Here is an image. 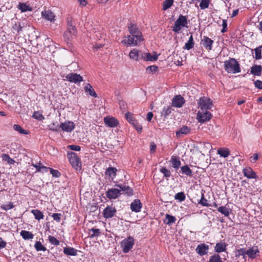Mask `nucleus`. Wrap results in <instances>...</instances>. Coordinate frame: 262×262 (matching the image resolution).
<instances>
[{"mask_svg":"<svg viewBox=\"0 0 262 262\" xmlns=\"http://www.w3.org/2000/svg\"><path fill=\"white\" fill-rule=\"evenodd\" d=\"M18 8L21 11V12H26L27 11H31L29 6L25 3H20L18 5Z\"/></svg>","mask_w":262,"mask_h":262,"instance_id":"obj_47","label":"nucleus"},{"mask_svg":"<svg viewBox=\"0 0 262 262\" xmlns=\"http://www.w3.org/2000/svg\"><path fill=\"white\" fill-rule=\"evenodd\" d=\"M181 169L183 174H185L189 177H192L193 176L191 169H190V168L187 165H185L181 167Z\"/></svg>","mask_w":262,"mask_h":262,"instance_id":"obj_37","label":"nucleus"},{"mask_svg":"<svg viewBox=\"0 0 262 262\" xmlns=\"http://www.w3.org/2000/svg\"><path fill=\"white\" fill-rule=\"evenodd\" d=\"M52 216L55 221L59 222L61 219V214L60 213H53Z\"/></svg>","mask_w":262,"mask_h":262,"instance_id":"obj_62","label":"nucleus"},{"mask_svg":"<svg viewBox=\"0 0 262 262\" xmlns=\"http://www.w3.org/2000/svg\"><path fill=\"white\" fill-rule=\"evenodd\" d=\"M160 172H162L164 174V176L166 178H168L170 176V170L167 169L165 167H163L160 169Z\"/></svg>","mask_w":262,"mask_h":262,"instance_id":"obj_54","label":"nucleus"},{"mask_svg":"<svg viewBox=\"0 0 262 262\" xmlns=\"http://www.w3.org/2000/svg\"><path fill=\"white\" fill-rule=\"evenodd\" d=\"M176 221V218L170 214H166L165 215V219L164 220V223L168 225H171L174 223Z\"/></svg>","mask_w":262,"mask_h":262,"instance_id":"obj_30","label":"nucleus"},{"mask_svg":"<svg viewBox=\"0 0 262 262\" xmlns=\"http://www.w3.org/2000/svg\"><path fill=\"white\" fill-rule=\"evenodd\" d=\"M212 117L211 114L208 110H200L197 114V119L201 123L209 121Z\"/></svg>","mask_w":262,"mask_h":262,"instance_id":"obj_7","label":"nucleus"},{"mask_svg":"<svg viewBox=\"0 0 262 262\" xmlns=\"http://www.w3.org/2000/svg\"><path fill=\"white\" fill-rule=\"evenodd\" d=\"M60 127L63 131L70 133L74 130L75 124L72 121H66L61 123Z\"/></svg>","mask_w":262,"mask_h":262,"instance_id":"obj_12","label":"nucleus"},{"mask_svg":"<svg viewBox=\"0 0 262 262\" xmlns=\"http://www.w3.org/2000/svg\"><path fill=\"white\" fill-rule=\"evenodd\" d=\"M185 195L183 192L177 193L174 195V199L179 200L180 202H182L185 200Z\"/></svg>","mask_w":262,"mask_h":262,"instance_id":"obj_46","label":"nucleus"},{"mask_svg":"<svg viewBox=\"0 0 262 262\" xmlns=\"http://www.w3.org/2000/svg\"><path fill=\"white\" fill-rule=\"evenodd\" d=\"M185 100L181 95H177L172 100V105L176 107H181L184 104Z\"/></svg>","mask_w":262,"mask_h":262,"instance_id":"obj_13","label":"nucleus"},{"mask_svg":"<svg viewBox=\"0 0 262 262\" xmlns=\"http://www.w3.org/2000/svg\"><path fill=\"white\" fill-rule=\"evenodd\" d=\"M209 3L210 0H202L200 4V7L201 9H205L208 8Z\"/></svg>","mask_w":262,"mask_h":262,"instance_id":"obj_50","label":"nucleus"},{"mask_svg":"<svg viewBox=\"0 0 262 262\" xmlns=\"http://www.w3.org/2000/svg\"><path fill=\"white\" fill-rule=\"evenodd\" d=\"M199 204L203 206L208 207L210 206V205L208 203V201L204 198V195L203 193H202L201 199L199 202Z\"/></svg>","mask_w":262,"mask_h":262,"instance_id":"obj_52","label":"nucleus"},{"mask_svg":"<svg viewBox=\"0 0 262 262\" xmlns=\"http://www.w3.org/2000/svg\"><path fill=\"white\" fill-rule=\"evenodd\" d=\"M117 171V170L116 168L110 167L107 169L105 173L107 176H108L110 178L113 179L116 176Z\"/></svg>","mask_w":262,"mask_h":262,"instance_id":"obj_32","label":"nucleus"},{"mask_svg":"<svg viewBox=\"0 0 262 262\" xmlns=\"http://www.w3.org/2000/svg\"><path fill=\"white\" fill-rule=\"evenodd\" d=\"M201 43L206 50H211L212 48L213 40L209 38L208 37L204 36L203 38L201 40Z\"/></svg>","mask_w":262,"mask_h":262,"instance_id":"obj_15","label":"nucleus"},{"mask_svg":"<svg viewBox=\"0 0 262 262\" xmlns=\"http://www.w3.org/2000/svg\"><path fill=\"white\" fill-rule=\"evenodd\" d=\"M104 121L106 125L111 127H114L119 123L118 120L114 117H105Z\"/></svg>","mask_w":262,"mask_h":262,"instance_id":"obj_19","label":"nucleus"},{"mask_svg":"<svg viewBox=\"0 0 262 262\" xmlns=\"http://www.w3.org/2000/svg\"><path fill=\"white\" fill-rule=\"evenodd\" d=\"M243 172L244 176L248 179H254L257 177L256 173L250 167L244 168Z\"/></svg>","mask_w":262,"mask_h":262,"instance_id":"obj_18","label":"nucleus"},{"mask_svg":"<svg viewBox=\"0 0 262 262\" xmlns=\"http://www.w3.org/2000/svg\"><path fill=\"white\" fill-rule=\"evenodd\" d=\"M14 207V205L12 202H10L8 204H3L1 208L4 210H8Z\"/></svg>","mask_w":262,"mask_h":262,"instance_id":"obj_56","label":"nucleus"},{"mask_svg":"<svg viewBox=\"0 0 262 262\" xmlns=\"http://www.w3.org/2000/svg\"><path fill=\"white\" fill-rule=\"evenodd\" d=\"M261 46H259L254 49L256 59H259L261 58Z\"/></svg>","mask_w":262,"mask_h":262,"instance_id":"obj_48","label":"nucleus"},{"mask_svg":"<svg viewBox=\"0 0 262 262\" xmlns=\"http://www.w3.org/2000/svg\"><path fill=\"white\" fill-rule=\"evenodd\" d=\"M13 127L15 130L21 134L27 135L28 134V132L22 128L19 125L14 124Z\"/></svg>","mask_w":262,"mask_h":262,"instance_id":"obj_42","label":"nucleus"},{"mask_svg":"<svg viewBox=\"0 0 262 262\" xmlns=\"http://www.w3.org/2000/svg\"><path fill=\"white\" fill-rule=\"evenodd\" d=\"M63 251L67 255L76 256L77 254V250L72 247H65Z\"/></svg>","mask_w":262,"mask_h":262,"instance_id":"obj_28","label":"nucleus"},{"mask_svg":"<svg viewBox=\"0 0 262 262\" xmlns=\"http://www.w3.org/2000/svg\"><path fill=\"white\" fill-rule=\"evenodd\" d=\"M2 158L3 161L7 162L9 164H13L15 163V161L6 154H2Z\"/></svg>","mask_w":262,"mask_h":262,"instance_id":"obj_39","label":"nucleus"},{"mask_svg":"<svg viewBox=\"0 0 262 262\" xmlns=\"http://www.w3.org/2000/svg\"><path fill=\"white\" fill-rule=\"evenodd\" d=\"M259 253V251L257 246L253 247L247 251V254L248 257L251 259L256 257L257 254Z\"/></svg>","mask_w":262,"mask_h":262,"instance_id":"obj_20","label":"nucleus"},{"mask_svg":"<svg viewBox=\"0 0 262 262\" xmlns=\"http://www.w3.org/2000/svg\"><path fill=\"white\" fill-rule=\"evenodd\" d=\"M32 165L36 168V170L37 171H40L41 169H44L45 171H47V170L48 169V168L47 167H45L44 166H41V163H40L38 164V165L32 164Z\"/></svg>","mask_w":262,"mask_h":262,"instance_id":"obj_57","label":"nucleus"},{"mask_svg":"<svg viewBox=\"0 0 262 262\" xmlns=\"http://www.w3.org/2000/svg\"><path fill=\"white\" fill-rule=\"evenodd\" d=\"M31 212L34 215L35 219L37 220H40L43 219L44 215L42 212L38 209H33L31 211Z\"/></svg>","mask_w":262,"mask_h":262,"instance_id":"obj_33","label":"nucleus"},{"mask_svg":"<svg viewBox=\"0 0 262 262\" xmlns=\"http://www.w3.org/2000/svg\"><path fill=\"white\" fill-rule=\"evenodd\" d=\"M67 156L72 167L76 170L80 169L81 162L80 161V159L77 154L72 151L71 152H69Z\"/></svg>","mask_w":262,"mask_h":262,"instance_id":"obj_4","label":"nucleus"},{"mask_svg":"<svg viewBox=\"0 0 262 262\" xmlns=\"http://www.w3.org/2000/svg\"><path fill=\"white\" fill-rule=\"evenodd\" d=\"M67 79L73 83H78L83 80V78L79 74L74 73H70L66 76Z\"/></svg>","mask_w":262,"mask_h":262,"instance_id":"obj_9","label":"nucleus"},{"mask_svg":"<svg viewBox=\"0 0 262 262\" xmlns=\"http://www.w3.org/2000/svg\"><path fill=\"white\" fill-rule=\"evenodd\" d=\"M34 247H35V249L36 250V251H45L47 250V248L43 245H42L41 244V243L39 241L36 242L35 245H34Z\"/></svg>","mask_w":262,"mask_h":262,"instance_id":"obj_41","label":"nucleus"},{"mask_svg":"<svg viewBox=\"0 0 262 262\" xmlns=\"http://www.w3.org/2000/svg\"><path fill=\"white\" fill-rule=\"evenodd\" d=\"M190 132V128L186 126H183L181 129L176 132V135L180 137L181 135H187Z\"/></svg>","mask_w":262,"mask_h":262,"instance_id":"obj_31","label":"nucleus"},{"mask_svg":"<svg viewBox=\"0 0 262 262\" xmlns=\"http://www.w3.org/2000/svg\"><path fill=\"white\" fill-rule=\"evenodd\" d=\"M209 246L204 243L200 244L195 249L196 252L200 256H203L208 253Z\"/></svg>","mask_w":262,"mask_h":262,"instance_id":"obj_10","label":"nucleus"},{"mask_svg":"<svg viewBox=\"0 0 262 262\" xmlns=\"http://www.w3.org/2000/svg\"><path fill=\"white\" fill-rule=\"evenodd\" d=\"M116 186L119 187L120 191L126 194L127 195H132L133 194V189L128 186L122 185H116Z\"/></svg>","mask_w":262,"mask_h":262,"instance_id":"obj_22","label":"nucleus"},{"mask_svg":"<svg viewBox=\"0 0 262 262\" xmlns=\"http://www.w3.org/2000/svg\"><path fill=\"white\" fill-rule=\"evenodd\" d=\"M50 169L51 173L52 174L53 177L58 178L60 176V173L57 170H55L51 168H49Z\"/></svg>","mask_w":262,"mask_h":262,"instance_id":"obj_58","label":"nucleus"},{"mask_svg":"<svg viewBox=\"0 0 262 262\" xmlns=\"http://www.w3.org/2000/svg\"><path fill=\"white\" fill-rule=\"evenodd\" d=\"M143 40V38L136 37L130 35L124 37L121 42L126 46H135L137 45L138 41L140 42Z\"/></svg>","mask_w":262,"mask_h":262,"instance_id":"obj_6","label":"nucleus"},{"mask_svg":"<svg viewBox=\"0 0 262 262\" xmlns=\"http://www.w3.org/2000/svg\"><path fill=\"white\" fill-rule=\"evenodd\" d=\"M20 234L25 240L32 239L34 237V235L31 232L26 230H21Z\"/></svg>","mask_w":262,"mask_h":262,"instance_id":"obj_34","label":"nucleus"},{"mask_svg":"<svg viewBox=\"0 0 262 262\" xmlns=\"http://www.w3.org/2000/svg\"><path fill=\"white\" fill-rule=\"evenodd\" d=\"M68 148L71 150L74 151H79L80 150V147L78 145H70L68 146Z\"/></svg>","mask_w":262,"mask_h":262,"instance_id":"obj_61","label":"nucleus"},{"mask_svg":"<svg viewBox=\"0 0 262 262\" xmlns=\"http://www.w3.org/2000/svg\"><path fill=\"white\" fill-rule=\"evenodd\" d=\"M209 262H223L221 257L218 254H214L211 256L209 259Z\"/></svg>","mask_w":262,"mask_h":262,"instance_id":"obj_43","label":"nucleus"},{"mask_svg":"<svg viewBox=\"0 0 262 262\" xmlns=\"http://www.w3.org/2000/svg\"><path fill=\"white\" fill-rule=\"evenodd\" d=\"M141 51L136 50L133 49L132 50L129 54V56L131 59H133L135 60H138L140 58H141V54H142Z\"/></svg>","mask_w":262,"mask_h":262,"instance_id":"obj_24","label":"nucleus"},{"mask_svg":"<svg viewBox=\"0 0 262 262\" xmlns=\"http://www.w3.org/2000/svg\"><path fill=\"white\" fill-rule=\"evenodd\" d=\"M255 86L259 89H262V81L257 80L254 82Z\"/></svg>","mask_w":262,"mask_h":262,"instance_id":"obj_64","label":"nucleus"},{"mask_svg":"<svg viewBox=\"0 0 262 262\" xmlns=\"http://www.w3.org/2000/svg\"><path fill=\"white\" fill-rule=\"evenodd\" d=\"M121 194L120 191L116 188L109 189L106 192V196L110 199H115Z\"/></svg>","mask_w":262,"mask_h":262,"instance_id":"obj_14","label":"nucleus"},{"mask_svg":"<svg viewBox=\"0 0 262 262\" xmlns=\"http://www.w3.org/2000/svg\"><path fill=\"white\" fill-rule=\"evenodd\" d=\"M218 211L226 216H228L230 214L229 209L225 206H221L218 208Z\"/></svg>","mask_w":262,"mask_h":262,"instance_id":"obj_40","label":"nucleus"},{"mask_svg":"<svg viewBox=\"0 0 262 262\" xmlns=\"http://www.w3.org/2000/svg\"><path fill=\"white\" fill-rule=\"evenodd\" d=\"M26 28H27V26H25L24 24H21L20 22L15 23L12 27L13 30L16 32L17 34H19Z\"/></svg>","mask_w":262,"mask_h":262,"instance_id":"obj_25","label":"nucleus"},{"mask_svg":"<svg viewBox=\"0 0 262 262\" xmlns=\"http://www.w3.org/2000/svg\"><path fill=\"white\" fill-rule=\"evenodd\" d=\"M188 20L185 16L180 15L174 22V26L172 27V30L174 32L179 33L182 27H187Z\"/></svg>","mask_w":262,"mask_h":262,"instance_id":"obj_2","label":"nucleus"},{"mask_svg":"<svg viewBox=\"0 0 262 262\" xmlns=\"http://www.w3.org/2000/svg\"><path fill=\"white\" fill-rule=\"evenodd\" d=\"M75 35L71 34L69 31H66L64 32L63 34V37L64 38V40L68 42L69 41H71L73 39V37L75 36Z\"/></svg>","mask_w":262,"mask_h":262,"instance_id":"obj_45","label":"nucleus"},{"mask_svg":"<svg viewBox=\"0 0 262 262\" xmlns=\"http://www.w3.org/2000/svg\"><path fill=\"white\" fill-rule=\"evenodd\" d=\"M41 15L45 19L50 21L51 22L54 20L55 15L50 10H46L41 12Z\"/></svg>","mask_w":262,"mask_h":262,"instance_id":"obj_21","label":"nucleus"},{"mask_svg":"<svg viewBox=\"0 0 262 262\" xmlns=\"http://www.w3.org/2000/svg\"><path fill=\"white\" fill-rule=\"evenodd\" d=\"M212 105V101L211 99L206 97H201L198 101V106L200 110H210Z\"/></svg>","mask_w":262,"mask_h":262,"instance_id":"obj_5","label":"nucleus"},{"mask_svg":"<svg viewBox=\"0 0 262 262\" xmlns=\"http://www.w3.org/2000/svg\"><path fill=\"white\" fill-rule=\"evenodd\" d=\"M32 117L40 121L44 119L43 115L37 111L33 113Z\"/></svg>","mask_w":262,"mask_h":262,"instance_id":"obj_55","label":"nucleus"},{"mask_svg":"<svg viewBox=\"0 0 262 262\" xmlns=\"http://www.w3.org/2000/svg\"><path fill=\"white\" fill-rule=\"evenodd\" d=\"M194 45V42L193 41V38L192 35H191L188 41L185 43V47L183 48L184 49H186L187 50H189L193 48Z\"/></svg>","mask_w":262,"mask_h":262,"instance_id":"obj_35","label":"nucleus"},{"mask_svg":"<svg viewBox=\"0 0 262 262\" xmlns=\"http://www.w3.org/2000/svg\"><path fill=\"white\" fill-rule=\"evenodd\" d=\"M128 29L131 35L136 37L143 38L142 32L139 30L137 25L133 22L130 21L128 24Z\"/></svg>","mask_w":262,"mask_h":262,"instance_id":"obj_8","label":"nucleus"},{"mask_svg":"<svg viewBox=\"0 0 262 262\" xmlns=\"http://www.w3.org/2000/svg\"><path fill=\"white\" fill-rule=\"evenodd\" d=\"M141 58L146 61H156L158 59V55L155 52L153 55L149 53H143L141 54Z\"/></svg>","mask_w":262,"mask_h":262,"instance_id":"obj_16","label":"nucleus"},{"mask_svg":"<svg viewBox=\"0 0 262 262\" xmlns=\"http://www.w3.org/2000/svg\"><path fill=\"white\" fill-rule=\"evenodd\" d=\"M90 232H92L93 233L91 234L90 235V237L91 238H93L94 237H97L100 234V230L99 229H96V228H92L90 230Z\"/></svg>","mask_w":262,"mask_h":262,"instance_id":"obj_49","label":"nucleus"},{"mask_svg":"<svg viewBox=\"0 0 262 262\" xmlns=\"http://www.w3.org/2000/svg\"><path fill=\"white\" fill-rule=\"evenodd\" d=\"M85 92L88 93L89 95L94 97H97V95L94 91L93 87L90 83H86L84 88Z\"/></svg>","mask_w":262,"mask_h":262,"instance_id":"obj_29","label":"nucleus"},{"mask_svg":"<svg viewBox=\"0 0 262 262\" xmlns=\"http://www.w3.org/2000/svg\"><path fill=\"white\" fill-rule=\"evenodd\" d=\"M116 212V209L115 207L108 206L103 211V215L105 218L108 219L114 216Z\"/></svg>","mask_w":262,"mask_h":262,"instance_id":"obj_11","label":"nucleus"},{"mask_svg":"<svg viewBox=\"0 0 262 262\" xmlns=\"http://www.w3.org/2000/svg\"><path fill=\"white\" fill-rule=\"evenodd\" d=\"M172 108L170 106H164L161 112V116L165 119L171 113Z\"/></svg>","mask_w":262,"mask_h":262,"instance_id":"obj_36","label":"nucleus"},{"mask_svg":"<svg viewBox=\"0 0 262 262\" xmlns=\"http://www.w3.org/2000/svg\"><path fill=\"white\" fill-rule=\"evenodd\" d=\"M227 245L225 243L220 242L216 244L214 250L217 253H221L224 252L226 250Z\"/></svg>","mask_w":262,"mask_h":262,"instance_id":"obj_27","label":"nucleus"},{"mask_svg":"<svg viewBox=\"0 0 262 262\" xmlns=\"http://www.w3.org/2000/svg\"><path fill=\"white\" fill-rule=\"evenodd\" d=\"M247 251L244 248H241L239 249H238L237 251V256H239L240 255H243L244 256L245 254H247Z\"/></svg>","mask_w":262,"mask_h":262,"instance_id":"obj_59","label":"nucleus"},{"mask_svg":"<svg viewBox=\"0 0 262 262\" xmlns=\"http://www.w3.org/2000/svg\"><path fill=\"white\" fill-rule=\"evenodd\" d=\"M261 71L262 68L260 65H254L251 68V73L256 76H260Z\"/></svg>","mask_w":262,"mask_h":262,"instance_id":"obj_26","label":"nucleus"},{"mask_svg":"<svg viewBox=\"0 0 262 262\" xmlns=\"http://www.w3.org/2000/svg\"><path fill=\"white\" fill-rule=\"evenodd\" d=\"M142 205L140 201L138 199L135 200L130 204V209L132 211L135 212H140Z\"/></svg>","mask_w":262,"mask_h":262,"instance_id":"obj_17","label":"nucleus"},{"mask_svg":"<svg viewBox=\"0 0 262 262\" xmlns=\"http://www.w3.org/2000/svg\"><path fill=\"white\" fill-rule=\"evenodd\" d=\"M224 69L229 73H236L241 72L239 64L234 58H230L224 62Z\"/></svg>","mask_w":262,"mask_h":262,"instance_id":"obj_1","label":"nucleus"},{"mask_svg":"<svg viewBox=\"0 0 262 262\" xmlns=\"http://www.w3.org/2000/svg\"><path fill=\"white\" fill-rule=\"evenodd\" d=\"M49 241L51 244L54 246H58L60 243L59 241L56 238L51 235L49 236Z\"/></svg>","mask_w":262,"mask_h":262,"instance_id":"obj_53","label":"nucleus"},{"mask_svg":"<svg viewBox=\"0 0 262 262\" xmlns=\"http://www.w3.org/2000/svg\"><path fill=\"white\" fill-rule=\"evenodd\" d=\"M173 0H165L163 3V9L166 10L169 9L173 4Z\"/></svg>","mask_w":262,"mask_h":262,"instance_id":"obj_44","label":"nucleus"},{"mask_svg":"<svg viewBox=\"0 0 262 262\" xmlns=\"http://www.w3.org/2000/svg\"><path fill=\"white\" fill-rule=\"evenodd\" d=\"M135 241L133 237L129 236L123 239L120 243V246L123 253H128L133 247Z\"/></svg>","mask_w":262,"mask_h":262,"instance_id":"obj_3","label":"nucleus"},{"mask_svg":"<svg viewBox=\"0 0 262 262\" xmlns=\"http://www.w3.org/2000/svg\"><path fill=\"white\" fill-rule=\"evenodd\" d=\"M171 162L172 164V166L174 168H179V167H180V166L181 165L180 161L179 160H178L176 158H172L171 159Z\"/></svg>","mask_w":262,"mask_h":262,"instance_id":"obj_51","label":"nucleus"},{"mask_svg":"<svg viewBox=\"0 0 262 262\" xmlns=\"http://www.w3.org/2000/svg\"><path fill=\"white\" fill-rule=\"evenodd\" d=\"M157 70L158 67L156 66H148L146 69L147 71L151 72H155L157 71Z\"/></svg>","mask_w":262,"mask_h":262,"instance_id":"obj_63","label":"nucleus"},{"mask_svg":"<svg viewBox=\"0 0 262 262\" xmlns=\"http://www.w3.org/2000/svg\"><path fill=\"white\" fill-rule=\"evenodd\" d=\"M67 31H69L70 33H71V34L74 35H76L77 33V30L74 23L72 22V20L70 19L69 18H68L67 20Z\"/></svg>","mask_w":262,"mask_h":262,"instance_id":"obj_23","label":"nucleus"},{"mask_svg":"<svg viewBox=\"0 0 262 262\" xmlns=\"http://www.w3.org/2000/svg\"><path fill=\"white\" fill-rule=\"evenodd\" d=\"M60 126L59 127L58 125L56 124V123L53 122L51 125L50 126V129L52 131H58Z\"/></svg>","mask_w":262,"mask_h":262,"instance_id":"obj_60","label":"nucleus"},{"mask_svg":"<svg viewBox=\"0 0 262 262\" xmlns=\"http://www.w3.org/2000/svg\"><path fill=\"white\" fill-rule=\"evenodd\" d=\"M217 154L221 157L226 158L230 155V151L228 149L220 148L217 150Z\"/></svg>","mask_w":262,"mask_h":262,"instance_id":"obj_38","label":"nucleus"}]
</instances>
